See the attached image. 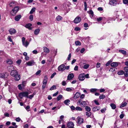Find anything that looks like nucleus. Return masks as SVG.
Wrapping results in <instances>:
<instances>
[{
	"instance_id": "17",
	"label": "nucleus",
	"mask_w": 128,
	"mask_h": 128,
	"mask_svg": "<svg viewBox=\"0 0 128 128\" xmlns=\"http://www.w3.org/2000/svg\"><path fill=\"white\" fill-rule=\"evenodd\" d=\"M21 15L20 14L17 15L15 17V20L16 21H18L21 18Z\"/></svg>"
},
{
	"instance_id": "8",
	"label": "nucleus",
	"mask_w": 128,
	"mask_h": 128,
	"mask_svg": "<svg viewBox=\"0 0 128 128\" xmlns=\"http://www.w3.org/2000/svg\"><path fill=\"white\" fill-rule=\"evenodd\" d=\"M18 74V72L15 70L14 71H11L10 72L11 75L13 76H15Z\"/></svg>"
},
{
	"instance_id": "55",
	"label": "nucleus",
	"mask_w": 128,
	"mask_h": 128,
	"mask_svg": "<svg viewBox=\"0 0 128 128\" xmlns=\"http://www.w3.org/2000/svg\"><path fill=\"white\" fill-rule=\"evenodd\" d=\"M102 17H100L98 18L97 19V20L99 22V21H100L101 20H102Z\"/></svg>"
},
{
	"instance_id": "61",
	"label": "nucleus",
	"mask_w": 128,
	"mask_h": 128,
	"mask_svg": "<svg viewBox=\"0 0 128 128\" xmlns=\"http://www.w3.org/2000/svg\"><path fill=\"white\" fill-rule=\"evenodd\" d=\"M123 3L125 4H128V0H123Z\"/></svg>"
},
{
	"instance_id": "5",
	"label": "nucleus",
	"mask_w": 128,
	"mask_h": 128,
	"mask_svg": "<svg viewBox=\"0 0 128 128\" xmlns=\"http://www.w3.org/2000/svg\"><path fill=\"white\" fill-rule=\"evenodd\" d=\"M9 32L11 35L15 34L16 32V30L14 28H11L8 30Z\"/></svg>"
},
{
	"instance_id": "59",
	"label": "nucleus",
	"mask_w": 128,
	"mask_h": 128,
	"mask_svg": "<svg viewBox=\"0 0 128 128\" xmlns=\"http://www.w3.org/2000/svg\"><path fill=\"white\" fill-rule=\"evenodd\" d=\"M20 120V118L19 117L17 118H16V120L17 122H19Z\"/></svg>"
},
{
	"instance_id": "24",
	"label": "nucleus",
	"mask_w": 128,
	"mask_h": 128,
	"mask_svg": "<svg viewBox=\"0 0 128 128\" xmlns=\"http://www.w3.org/2000/svg\"><path fill=\"white\" fill-rule=\"evenodd\" d=\"M40 30L39 28H38L35 30L34 32V34L35 35H37L39 33Z\"/></svg>"
},
{
	"instance_id": "45",
	"label": "nucleus",
	"mask_w": 128,
	"mask_h": 128,
	"mask_svg": "<svg viewBox=\"0 0 128 128\" xmlns=\"http://www.w3.org/2000/svg\"><path fill=\"white\" fill-rule=\"evenodd\" d=\"M106 110V109L105 108H104L102 109L101 110V112L102 113H104L105 112V111Z\"/></svg>"
},
{
	"instance_id": "53",
	"label": "nucleus",
	"mask_w": 128,
	"mask_h": 128,
	"mask_svg": "<svg viewBox=\"0 0 128 128\" xmlns=\"http://www.w3.org/2000/svg\"><path fill=\"white\" fill-rule=\"evenodd\" d=\"M94 102L97 105H99V103L98 102L97 100H94Z\"/></svg>"
},
{
	"instance_id": "13",
	"label": "nucleus",
	"mask_w": 128,
	"mask_h": 128,
	"mask_svg": "<svg viewBox=\"0 0 128 128\" xmlns=\"http://www.w3.org/2000/svg\"><path fill=\"white\" fill-rule=\"evenodd\" d=\"M117 3V2L115 0H112L110 2V4L113 6L116 5Z\"/></svg>"
},
{
	"instance_id": "48",
	"label": "nucleus",
	"mask_w": 128,
	"mask_h": 128,
	"mask_svg": "<svg viewBox=\"0 0 128 128\" xmlns=\"http://www.w3.org/2000/svg\"><path fill=\"white\" fill-rule=\"evenodd\" d=\"M66 90L68 92H70L72 90L71 88H66Z\"/></svg>"
},
{
	"instance_id": "4",
	"label": "nucleus",
	"mask_w": 128,
	"mask_h": 128,
	"mask_svg": "<svg viewBox=\"0 0 128 128\" xmlns=\"http://www.w3.org/2000/svg\"><path fill=\"white\" fill-rule=\"evenodd\" d=\"M58 70L60 71H63L66 69V66L64 64H61L58 68Z\"/></svg>"
},
{
	"instance_id": "58",
	"label": "nucleus",
	"mask_w": 128,
	"mask_h": 128,
	"mask_svg": "<svg viewBox=\"0 0 128 128\" xmlns=\"http://www.w3.org/2000/svg\"><path fill=\"white\" fill-rule=\"evenodd\" d=\"M32 52L34 54H36L38 53L37 51L36 50H33Z\"/></svg>"
},
{
	"instance_id": "25",
	"label": "nucleus",
	"mask_w": 128,
	"mask_h": 128,
	"mask_svg": "<svg viewBox=\"0 0 128 128\" xmlns=\"http://www.w3.org/2000/svg\"><path fill=\"white\" fill-rule=\"evenodd\" d=\"M48 78L46 77H45L43 80V84H46L47 82Z\"/></svg>"
},
{
	"instance_id": "12",
	"label": "nucleus",
	"mask_w": 128,
	"mask_h": 128,
	"mask_svg": "<svg viewBox=\"0 0 128 128\" xmlns=\"http://www.w3.org/2000/svg\"><path fill=\"white\" fill-rule=\"evenodd\" d=\"M80 92H76L74 94V99H76L78 98L80 96Z\"/></svg>"
},
{
	"instance_id": "36",
	"label": "nucleus",
	"mask_w": 128,
	"mask_h": 128,
	"mask_svg": "<svg viewBox=\"0 0 128 128\" xmlns=\"http://www.w3.org/2000/svg\"><path fill=\"white\" fill-rule=\"evenodd\" d=\"M75 44L76 46H80L81 45V43L80 42L78 41H76L75 42Z\"/></svg>"
},
{
	"instance_id": "33",
	"label": "nucleus",
	"mask_w": 128,
	"mask_h": 128,
	"mask_svg": "<svg viewBox=\"0 0 128 128\" xmlns=\"http://www.w3.org/2000/svg\"><path fill=\"white\" fill-rule=\"evenodd\" d=\"M62 97V96L61 95H59L57 98V100L59 101L60 100Z\"/></svg>"
},
{
	"instance_id": "7",
	"label": "nucleus",
	"mask_w": 128,
	"mask_h": 128,
	"mask_svg": "<svg viewBox=\"0 0 128 128\" xmlns=\"http://www.w3.org/2000/svg\"><path fill=\"white\" fill-rule=\"evenodd\" d=\"M77 119V122L78 124H81L83 123L84 120L82 118L78 117Z\"/></svg>"
},
{
	"instance_id": "64",
	"label": "nucleus",
	"mask_w": 128,
	"mask_h": 128,
	"mask_svg": "<svg viewBox=\"0 0 128 128\" xmlns=\"http://www.w3.org/2000/svg\"><path fill=\"white\" fill-rule=\"evenodd\" d=\"M124 70L125 71H128V67L126 66L124 68Z\"/></svg>"
},
{
	"instance_id": "52",
	"label": "nucleus",
	"mask_w": 128,
	"mask_h": 128,
	"mask_svg": "<svg viewBox=\"0 0 128 128\" xmlns=\"http://www.w3.org/2000/svg\"><path fill=\"white\" fill-rule=\"evenodd\" d=\"M30 108V107L29 106H26L25 108V109L26 110L28 111H30L29 110H28Z\"/></svg>"
},
{
	"instance_id": "38",
	"label": "nucleus",
	"mask_w": 128,
	"mask_h": 128,
	"mask_svg": "<svg viewBox=\"0 0 128 128\" xmlns=\"http://www.w3.org/2000/svg\"><path fill=\"white\" fill-rule=\"evenodd\" d=\"M34 93L32 95H30L29 96H28V98L30 99H31L32 98L34 97Z\"/></svg>"
},
{
	"instance_id": "34",
	"label": "nucleus",
	"mask_w": 128,
	"mask_h": 128,
	"mask_svg": "<svg viewBox=\"0 0 128 128\" xmlns=\"http://www.w3.org/2000/svg\"><path fill=\"white\" fill-rule=\"evenodd\" d=\"M56 20L58 21H59L62 19V18L60 16H58L56 18Z\"/></svg>"
},
{
	"instance_id": "50",
	"label": "nucleus",
	"mask_w": 128,
	"mask_h": 128,
	"mask_svg": "<svg viewBox=\"0 0 128 128\" xmlns=\"http://www.w3.org/2000/svg\"><path fill=\"white\" fill-rule=\"evenodd\" d=\"M96 88H92L90 89V91L91 92H94L96 91Z\"/></svg>"
},
{
	"instance_id": "62",
	"label": "nucleus",
	"mask_w": 128,
	"mask_h": 128,
	"mask_svg": "<svg viewBox=\"0 0 128 128\" xmlns=\"http://www.w3.org/2000/svg\"><path fill=\"white\" fill-rule=\"evenodd\" d=\"M85 50V49L84 48H83L80 51V53H83Z\"/></svg>"
},
{
	"instance_id": "63",
	"label": "nucleus",
	"mask_w": 128,
	"mask_h": 128,
	"mask_svg": "<svg viewBox=\"0 0 128 128\" xmlns=\"http://www.w3.org/2000/svg\"><path fill=\"white\" fill-rule=\"evenodd\" d=\"M74 30L76 31H79L80 30V28L79 27H76L75 28Z\"/></svg>"
},
{
	"instance_id": "1",
	"label": "nucleus",
	"mask_w": 128,
	"mask_h": 128,
	"mask_svg": "<svg viewBox=\"0 0 128 128\" xmlns=\"http://www.w3.org/2000/svg\"><path fill=\"white\" fill-rule=\"evenodd\" d=\"M19 8L18 6H16L10 12L12 16H14L18 10Z\"/></svg>"
},
{
	"instance_id": "26",
	"label": "nucleus",
	"mask_w": 128,
	"mask_h": 128,
	"mask_svg": "<svg viewBox=\"0 0 128 128\" xmlns=\"http://www.w3.org/2000/svg\"><path fill=\"white\" fill-rule=\"evenodd\" d=\"M36 8L35 7H33L31 10L30 12V14H32L36 10Z\"/></svg>"
},
{
	"instance_id": "22",
	"label": "nucleus",
	"mask_w": 128,
	"mask_h": 128,
	"mask_svg": "<svg viewBox=\"0 0 128 128\" xmlns=\"http://www.w3.org/2000/svg\"><path fill=\"white\" fill-rule=\"evenodd\" d=\"M86 105V102L83 101L80 103V106L82 107H85Z\"/></svg>"
},
{
	"instance_id": "18",
	"label": "nucleus",
	"mask_w": 128,
	"mask_h": 128,
	"mask_svg": "<svg viewBox=\"0 0 128 128\" xmlns=\"http://www.w3.org/2000/svg\"><path fill=\"white\" fill-rule=\"evenodd\" d=\"M16 68L13 66H11L8 68L9 71H11L14 70H16Z\"/></svg>"
},
{
	"instance_id": "60",
	"label": "nucleus",
	"mask_w": 128,
	"mask_h": 128,
	"mask_svg": "<svg viewBox=\"0 0 128 128\" xmlns=\"http://www.w3.org/2000/svg\"><path fill=\"white\" fill-rule=\"evenodd\" d=\"M124 76H128V71H125V72L124 73Z\"/></svg>"
},
{
	"instance_id": "14",
	"label": "nucleus",
	"mask_w": 128,
	"mask_h": 128,
	"mask_svg": "<svg viewBox=\"0 0 128 128\" xmlns=\"http://www.w3.org/2000/svg\"><path fill=\"white\" fill-rule=\"evenodd\" d=\"M8 76V74L6 73L0 74V78H5L6 77Z\"/></svg>"
},
{
	"instance_id": "21",
	"label": "nucleus",
	"mask_w": 128,
	"mask_h": 128,
	"mask_svg": "<svg viewBox=\"0 0 128 128\" xmlns=\"http://www.w3.org/2000/svg\"><path fill=\"white\" fill-rule=\"evenodd\" d=\"M29 44V42L27 41H26L22 43V44L26 47L28 46Z\"/></svg>"
},
{
	"instance_id": "28",
	"label": "nucleus",
	"mask_w": 128,
	"mask_h": 128,
	"mask_svg": "<svg viewBox=\"0 0 128 128\" xmlns=\"http://www.w3.org/2000/svg\"><path fill=\"white\" fill-rule=\"evenodd\" d=\"M127 103L126 102L122 103L121 105L120 106V108H122V107H124L127 105Z\"/></svg>"
},
{
	"instance_id": "40",
	"label": "nucleus",
	"mask_w": 128,
	"mask_h": 128,
	"mask_svg": "<svg viewBox=\"0 0 128 128\" xmlns=\"http://www.w3.org/2000/svg\"><path fill=\"white\" fill-rule=\"evenodd\" d=\"M89 66V65L88 64H86L84 66L83 68L84 69H87Z\"/></svg>"
},
{
	"instance_id": "39",
	"label": "nucleus",
	"mask_w": 128,
	"mask_h": 128,
	"mask_svg": "<svg viewBox=\"0 0 128 128\" xmlns=\"http://www.w3.org/2000/svg\"><path fill=\"white\" fill-rule=\"evenodd\" d=\"M76 109L77 110L82 111V108L79 106L76 107Z\"/></svg>"
},
{
	"instance_id": "44",
	"label": "nucleus",
	"mask_w": 128,
	"mask_h": 128,
	"mask_svg": "<svg viewBox=\"0 0 128 128\" xmlns=\"http://www.w3.org/2000/svg\"><path fill=\"white\" fill-rule=\"evenodd\" d=\"M8 41L10 42H12V38L10 37V36H9L8 37Z\"/></svg>"
},
{
	"instance_id": "32",
	"label": "nucleus",
	"mask_w": 128,
	"mask_h": 128,
	"mask_svg": "<svg viewBox=\"0 0 128 128\" xmlns=\"http://www.w3.org/2000/svg\"><path fill=\"white\" fill-rule=\"evenodd\" d=\"M15 3L14 2H10V7H12L15 6Z\"/></svg>"
},
{
	"instance_id": "19",
	"label": "nucleus",
	"mask_w": 128,
	"mask_h": 128,
	"mask_svg": "<svg viewBox=\"0 0 128 128\" xmlns=\"http://www.w3.org/2000/svg\"><path fill=\"white\" fill-rule=\"evenodd\" d=\"M43 50L44 51V52L46 53H48L50 52V50L49 49L46 47H43Z\"/></svg>"
},
{
	"instance_id": "49",
	"label": "nucleus",
	"mask_w": 128,
	"mask_h": 128,
	"mask_svg": "<svg viewBox=\"0 0 128 128\" xmlns=\"http://www.w3.org/2000/svg\"><path fill=\"white\" fill-rule=\"evenodd\" d=\"M41 70H39L37 71L36 73V75H39L41 72Z\"/></svg>"
},
{
	"instance_id": "51",
	"label": "nucleus",
	"mask_w": 128,
	"mask_h": 128,
	"mask_svg": "<svg viewBox=\"0 0 128 128\" xmlns=\"http://www.w3.org/2000/svg\"><path fill=\"white\" fill-rule=\"evenodd\" d=\"M71 57V54H70L68 55V58L67 60H68L69 61L70 60Z\"/></svg>"
},
{
	"instance_id": "3",
	"label": "nucleus",
	"mask_w": 128,
	"mask_h": 128,
	"mask_svg": "<svg viewBox=\"0 0 128 128\" xmlns=\"http://www.w3.org/2000/svg\"><path fill=\"white\" fill-rule=\"evenodd\" d=\"M81 20V18L80 17L77 16L75 18L74 22L75 24H78L79 23Z\"/></svg>"
},
{
	"instance_id": "54",
	"label": "nucleus",
	"mask_w": 128,
	"mask_h": 128,
	"mask_svg": "<svg viewBox=\"0 0 128 128\" xmlns=\"http://www.w3.org/2000/svg\"><path fill=\"white\" fill-rule=\"evenodd\" d=\"M56 74V72H54V73L51 75V76H50V78H52Z\"/></svg>"
},
{
	"instance_id": "42",
	"label": "nucleus",
	"mask_w": 128,
	"mask_h": 128,
	"mask_svg": "<svg viewBox=\"0 0 128 128\" xmlns=\"http://www.w3.org/2000/svg\"><path fill=\"white\" fill-rule=\"evenodd\" d=\"M105 98V96L103 94L99 96V98L100 99H103Z\"/></svg>"
},
{
	"instance_id": "16",
	"label": "nucleus",
	"mask_w": 128,
	"mask_h": 128,
	"mask_svg": "<svg viewBox=\"0 0 128 128\" xmlns=\"http://www.w3.org/2000/svg\"><path fill=\"white\" fill-rule=\"evenodd\" d=\"M32 24L30 23H28L26 24L25 26V27L28 28L29 30H32V28L31 27V26H32Z\"/></svg>"
},
{
	"instance_id": "46",
	"label": "nucleus",
	"mask_w": 128,
	"mask_h": 128,
	"mask_svg": "<svg viewBox=\"0 0 128 128\" xmlns=\"http://www.w3.org/2000/svg\"><path fill=\"white\" fill-rule=\"evenodd\" d=\"M89 13L92 15V16H93L94 13L93 12L92 10H91L89 11Z\"/></svg>"
},
{
	"instance_id": "57",
	"label": "nucleus",
	"mask_w": 128,
	"mask_h": 128,
	"mask_svg": "<svg viewBox=\"0 0 128 128\" xmlns=\"http://www.w3.org/2000/svg\"><path fill=\"white\" fill-rule=\"evenodd\" d=\"M21 60H19L16 61V63L18 64H20L21 63Z\"/></svg>"
},
{
	"instance_id": "35",
	"label": "nucleus",
	"mask_w": 128,
	"mask_h": 128,
	"mask_svg": "<svg viewBox=\"0 0 128 128\" xmlns=\"http://www.w3.org/2000/svg\"><path fill=\"white\" fill-rule=\"evenodd\" d=\"M85 109L88 112L90 111L91 110L90 107L88 106H86V107Z\"/></svg>"
},
{
	"instance_id": "15",
	"label": "nucleus",
	"mask_w": 128,
	"mask_h": 128,
	"mask_svg": "<svg viewBox=\"0 0 128 128\" xmlns=\"http://www.w3.org/2000/svg\"><path fill=\"white\" fill-rule=\"evenodd\" d=\"M119 63L118 62H112L111 64V66L112 67H117L118 65V63Z\"/></svg>"
},
{
	"instance_id": "11",
	"label": "nucleus",
	"mask_w": 128,
	"mask_h": 128,
	"mask_svg": "<svg viewBox=\"0 0 128 128\" xmlns=\"http://www.w3.org/2000/svg\"><path fill=\"white\" fill-rule=\"evenodd\" d=\"M67 126L68 128H72L74 126V124L73 122H70L68 123Z\"/></svg>"
},
{
	"instance_id": "10",
	"label": "nucleus",
	"mask_w": 128,
	"mask_h": 128,
	"mask_svg": "<svg viewBox=\"0 0 128 128\" xmlns=\"http://www.w3.org/2000/svg\"><path fill=\"white\" fill-rule=\"evenodd\" d=\"M74 77V75L73 73H71L69 74L68 76L67 79L70 80L72 79Z\"/></svg>"
},
{
	"instance_id": "2",
	"label": "nucleus",
	"mask_w": 128,
	"mask_h": 128,
	"mask_svg": "<svg viewBox=\"0 0 128 128\" xmlns=\"http://www.w3.org/2000/svg\"><path fill=\"white\" fill-rule=\"evenodd\" d=\"M28 92H23L20 94L19 96L21 98H22L23 97H26L28 98Z\"/></svg>"
},
{
	"instance_id": "6",
	"label": "nucleus",
	"mask_w": 128,
	"mask_h": 128,
	"mask_svg": "<svg viewBox=\"0 0 128 128\" xmlns=\"http://www.w3.org/2000/svg\"><path fill=\"white\" fill-rule=\"evenodd\" d=\"M85 74H80L78 76V78L80 81H82L85 79Z\"/></svg>"
},
{
	"instance_id": "30",
	"label": "nucleus",
	"mask_w": 128,
	"mask_h": 128,
	"mask_svg": "<svg viewBox=\"0 0 128 128\" xmlns=\"http://www.w3.org/2000/svg\"><path fill=\"white\" fill-rule=\"evenodd\" d=\"M70 100H65L64 102V103L66 105H68L69 104Z\"/></svg>"
},
{
	"instance_id": "29",
	"label": "nucleus",
	"mask_w": 128,
	"mask_h": 128,
	"mask_svg": "<svg viewBox=\"0 0 128 128\" xmlns=\"http://www.w3.org/2000/svg\"><path fill=\"white\" fill-rule=\"evenodd\" d=\"M117 74L119 75H122L124 74V72L123 71L121 70L118 72Z\"/></svg>"
},
{
	"instance_id": "56",
	"label": "nucleus",
	"mask_w": 128,
	"mask_h": 128,
	"mask_svg": "<svg viewBox=\"0 0 128 128\" xmlns=\"http://www.w3.org/2000/svg\"><path fill=\"white\" fill-rule=\"evenodd\" d=\"M100 64L99 63H98L96 65V67L97 68H98L100 66Z\"/></svg>"
},
{
	"instance_id": "9",
	"label": "nucleus",
	"mask_w": 128,
	"mask_h": 128,
	"mask_svg": "<svg viewBox=\"0 0 128 128\" xmlns=\"http://www.w3.org/2000/svg\"><path fill=\"white\" fill-rule=\"evenodd\" d=\"M35 63L34 60H32L31 61L28 62L26 63L27 65L28 66H31L33 65Z\"/></svg>"
},
{
	"instance_id": "23",
	"label": "nucleus",
	"mask_w": 128,
	"mask_h": 128,
	"mask_svg": "<svg viewBox=\"0 0 128 128\" xmlns=\"http://www.w3.org/2000/svg\"><path fill=\"white\" fill-rule=\"evenodd\" d=\"M14 77H15V80H16L18 81L20 80V75H18V74Z\"/></svg>"
},
{
	"instance_id": "31",
	"label": "nucleus",
	"mask_w": 128,
	"mask_h": 128,
	"mask_svg": "<svg viewBox=\"0 0 128 128\" xmlns=\"http://www.w3.org/2000/svg\"><path fill=\"white\" fill-rule=\"evenodd\" d=\"M119 51L120 52H121L124 55H126V51L123 50H119Z\"/></svg>"
},
{
	"instance_id": "47",
	"label": "nucleus",
	"mask_w": 128,
	"mask_h": 128,
	"mask_svg": "<svg viewBox=\"0 0 128 128\" xmlns=\"http://www.w3.org/2000/svg\"><path fill=\"white\" fill-rule=\"evenodd\" d=\"M33 16L32 15H30L29 17V19L31 21H32V20H33Z\"/></svg>"
},
{
	"instance_id": "37",
	"label": "nucleus",
	"mask_w": 128,
	"mask_h": 128,
	"mask_svg": "<svg viewBox=\"0 0 128 128\" xmlns=\"http://www.w3.org/2000/svg\"><path fill=\"white\" fill-rule=\"evenodd\" d=\"M56 88V86L55 85L53 86L50 88V90H52L54 89H55Z\"/></svg>"
},
{
	"instance_id": "41",
	"label": "nucleus",
	"mask_w": 128,
	"mask_h": 128,
	"mask_svg": "<svg viewBox=\"0 0 128 128\" xmlns=\"http://www.w3.org/2000/svg\"><path fill=\"white\" fill-rule=\"evenodd\" d=\"M6 62L8 64H12V62L11 60H7Z\"/></svg>"
},
{
	"instance_id": "27",
	"label": "nucleus",
	"mask_w": 128,
	"mask_h": 128,
	"mask_svg": "<svg viewBox=\"0 0 128 128\" xmlns=\"http://www.w3.org/2000/svg\"><path fill=\"white\" fill-rule=\"evenodd\" d=\"M110 106L113 109H115L116 108V106L114 104L112 103L110 104Z\"/></svg>"
},
{
	"instance_id": "20",
	"label": "nucleus",
	"mask_w": 128,
	"mask_h": 128,
	"mask_svg": "<svg viewBox=\"0 0 128 128\" xmlns=\"http://www.w3.org/2000/svg\"><path fill=\"white\" fill-rule=\"evenodd\" d=\"M100 109V106H96L93 108H92V110L93 111L95 112L99 110Z\"/></svg>"
},
{
	"instance_id": "43",
	"label": "nucleus",
	"mask_w": 128,
	"mask_h": 128,
	"mask_svg": "<svg viewBox=\"0 0 128 128\" xmlns=\"http://www.w3.org/2000/svg\"><path fill=\"white\" fill-rule=\"evenodd\" d=\"M86 115L88 117L90 116L91 115V113L90 112H86Z\"/></svg>"
}]
</instances>
